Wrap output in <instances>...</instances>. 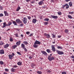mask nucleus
Wrapping results in <instances>:
<instances>
[{
  "label": "nucleus",
  "mask_w": 74,
  "mask_h": 74,
  "mask_svg": "<svg viewBox=\"0 0 74 74\" xmlns=\"http://www.w3.org/2000/svg\"><path fill=\"white\" fill-rule=\"evenodd\" d=\"M71 58L72 59H74V56H71Z\"/></svg>",
  "instance_id": "nucleus-52"
},
{
  "label": "nucleus",
  "mask_w": 74,
  "mask_h": 74,
  "mask_svg": "<svg viewBox=\"0 0 74 74\" xmlns=\"http://www.w3.org/2000/svg\"><path fill=\"white\" fill-rule=\"evenodd\" d=\"M49 18H45V21H49Z\"/></svg>",
  "instance_id": "nucleus-33"
},
{
  "label": "nucleus",
  "mask_w": 74,
  "mask_h": 74,
  "mask_svg": "<svg viewBox=\"0 0 74 74\" xmlns=\"http://www.w3.org/2000/svg\"><path fill=\"white\" fill-rule=\"evenodd\" d=\"M48 59L49 61H52L53 60L55 59V58L53 57H51L50 56H49Z\"/></svg>",
  "instance_id": "nucleus-1"
},
{
  "label": "nucleus",
  "mask_w": 74,
  "mask_h": 74,
  "mask_svg": "<svg viewBox=\"0 0 74 74\" xmlns=\"http://www.w3.org/2000/svg\"><path fill=\"white\" fill-rule=\"evenodd\" d=\"M57 48L58 49H62L63 47L60 46H58Z\"/></svg>",
  "instance_id": "nucleus-28"
},
{
  "label": "nucleus",
  "mask_w": 74,
  "mask_h": 74,
  "mask_svg": "<svg viewBox=\"0 0 74 74\" xmlns=\"http://www.w3.org/2000/svg\"><path fill=\"white\" fill-rule=\"evenodd\" d=\"M24 49L25 52H27V49L25 48L24 47V49Z\"/></svg>",
  "instance_id": "nucleus-40"
},
{
  "label": "nucleus",
  "mask_w": 74,
  "mask_h": 74,
  "mask_svg": "<svg viewBox=\"0 0 74 74\" xmlns=\"http://www.w3.org/2000/svg\"><path fill=\"white\" fill-rule=\"evenodd\" d=\"M5 70L6 71H9V70H8V69H5Z\"/></svg>",
  "instance_id": "nucleus-50"
},
{
  "label": "nucleus",
  "mask_w": 74,
  "mask_h": 74,
  "mask_svg": "<svg viewBox=\"0 0 74 74\" xmlns=\"http://www.w3.org/2000/svg\"><path fill=\"white\" fill-rule=\"evenodd\" d=\"M3 62L2 61H1L0 62V64H1V65H3Z\"/></svg>",
  "instance_id": "nucleus-39"
},
{
  "label": "nucleus",
  "mask_w": 74,
  "mask_h": 74,
  "mask_svg": "<svg viewBox=\"0 0 74 74\" xmlns=\"http://www.w3.org/2000/svg\"><path fill=\"white\" fill-rule=\"evenodd\" d=\"M46 37L47 38H50V35L49 34H47L46 35Z\"/></svg>",
  "instance_id": "nucleus-29"
},
{
  "label": "nucleus",
  "mask_w": 74,
  "mask_h": 74,
  "mask_svg": "<svg viewBox=\"0 0 74 74\" xmlns=\"http://www.w3.org/2000/svg\"><path fill=\"white\" fill-rule=\"evenodd\" d=\"M12 23L13 24H14V25L17 26V25H16L17 23L15 22V21H13Z\"/></svg>",
  "instance_id": "nucleus-21"
},
{
  "label": "nucleus",
  "mask_w": 74,
  "mask_h": 74,
  "mask_svg": "<svg viewBox=\"0 0 74 74\" xmlns=\"http://www.w3.org/2000/svg\"><path fill=\"white\" fill-rule=\"evenodd\" d=\"M35 44H36L40 45V44L41 42H40V41L36 40L35 41V42H34Z\"/></svg>",
  "instance_id": "nucleus-9"
},
{
  "label": "nucleus",
  "mask_w": 74,
  "mask_h": 74,
  "mask_svg": "<svg viewBox=\"0 0 74 74\" xmlns=\"http://www.w3.org/2000/svg\"><path fill=\"white\" fill-rule=\"evenodd\" d=\"M20 9H21V7H20L19 6L17 8V9L16 11H19V10H20Z\"/></svg>",
  "instance_id": "nucleus-27"
},
{
  "label": "nucleus",
  "mask_w": 74,
  "mask_h": 74,
  "mask_svg": "<svg viewBox=\"0 0 74 74\" xmlns=\"http://www.w3.org/2000/svg\"><path fill=\"white\" fill-rule=\"evenodd\" d=\"M10 30V29H9L8 30H7V31H9Z\"/></svg>",
  "instance_id": "nucleus-64"
},
{
  "label": "nucleus",
  "mask_w": 74,
  "mask_h": 74,
  "mask_svg": "<svg viewBox=\"0 0 74 74\" xmlns=\"http://www.w3.org/2000/svg\"><path fill=\"white\" fill-rule=\"evenodd\" d=\"M23 23L25 24L27 23V20L26 17H24L23 18Z\"/></svg>",
  "instance_id": "nucleus-4"
},
{
  "label": "nucleus",
  "mask_w": 74,
  "mask_h": 74,
  "mask_svg": "<svg viewBox=\"0 0 74 74\" xmlns=\"http://www.w3.org/2000/svg\"><path fill=\"white\" fill-rule=\"evenodd\" d=\"M56 52L58 55H63L64 53L63 51L56 50Z\"/></svg>",
  "instance_id": "nucleus-3"
},
{
  "label": "nucleus",
  "mask_w": 74,
  "mask_h": 74,
  "mask_svg": "<svg viewBox=\"0 0 74 74\" xmlns=\"http://www.w3.org/2000/svg\"><path fill=\"white\" fill-rule=\"evenodd\" d=\"M16 22L17 23H22V22H21V21L19 19H16Z\"/></svg>",
  "instance_id": "nucleus-7"
},
{
  "label": "nucleus",
  "mask_w": 74,
  "mask_h": 74,
  "mask_svg": "<svg viewBox=\"0 0 74 74\" xmlns=\"http://www.w3.org/2000/svg\"><path fill=\"white\" fill-rule=\"evenodd\" d=\"M69 14H74V12H69Z\"/></svg>",
  "instance_id": "nucleus-44"
},
{
  "label": "nucleus",
  "mask_w": 74,
  "mask_h": 74,
  "mask_svg": "<svg viewBox=\"0 0 74 74\" xmlns=\"http://www.w3.org/2000/svg\"><path fill=\"white\" fill-rule=\"evenodd\" d=\"M65 32L66 33H68L69 32V30L67 29H66L65 30Z\"/></svg>",
  "instance_id": "nucleus-30"
},
{
  "label": "nucleus",
  "mask_w": 74,
  "mask_h": 74,
  "mask_svg": "<svg viewBox=\"0 0 74 74\" xmlns=\"http://www.w3.org/2000/svg\"><path fill=\"white\" fill-rule=\"evenodd\" d=\"M11 24H12V23L11 22H9L8 24H7L8 26H10Z\"/></svg>",
  "instance_id": "nucleus-23"
},
{
  "label": "nucleus",
  "mask_w": 74,
  "mask_h": 74,
  "mask_svg": "<svg viewBox=\"0 0 74 74\" xmlns=\"http://www.w3.org/2000/svg\"><path fill=\"white\" fill-rule=\"evenodd\" d=\"M10 41H13V39L12 38H10Z\"/></svg>",
  "instance_id": "nucleus-46"
},
{
  "label": "nucleus",
  "mask_w": 74,
  "mask_h": 74,
  "mask_svg": "<svg viewBox=\"0 0 74 74\" xmlns=\"http://www.w3.org/2000/svg\"><path fill=\"white\" fill-rule=\"evenodd\" d=\"M33 47L35 48H37V47H38V45H37V44H36L34 43L33 45Z\"/></svg>",
  "instance_id": "nucleus-13"
},
{
  "label": "nucleus",
  "mask_w": 74,
  "mask_h": 74,
  "mask_svg": "<svg viewBox=\"0 0 74 74\" xmlns=\"http://www.w3.org/2000/svg\"><path fill=\"white\" fill-rule=\"evenodd\" d=\"M51 17L52 18H53V19H57L58 18V17L57 16L52 15H51Z\"/></svg>",
  "instance_id": "nucleus-6"
},
{
  "label": "nucleus",
  "mask_w": 74,
  "mask_h": 74,
  "mask_svg": "<svg viewBox=\"0 0 74 74\" xmlns=\"http://www.w3.org/2000/svg\"><path fill=\"white\" fill-rule=\"evenodd\" d=\"M23 43L25 44L26 45H27V44H28V42H27V41H24L23 42Z\"/></svg>",
  "instance_id": "nucleus-31"
},
{
  "label": "nucleus",
  "mask_w": 74,
  "mask_h": 74,
  "mask_svg": "<svg viewBox=\"0 0 74 74\" xmlns=\"http://www.w3.org/2000/svg\"><path fill=\"white\" fill-rule=\"evenodd\" d=\"M62 74H66V72L65 71L62 72Z\"/></svg>",
  "instance_id": "nucleus-41"
},
{
  "label": "nucleus",
  "mask_w": 74,
  "mask_h": 74,
  "mask_svg": "<svg viewBox=\"0 0 74 74\" xmlns=\"http://www.w3.org/2000/svg\"><path fill=\"white\" fill-rule=\"evenodd\" d=\"M33 36V34H30V35H29V37H32V36Z\"/></svg>",
  "instance_id": "nucleus-51"
},
{
  "label": "nucleus",
  "mask_w": 74,
  "mask_h": 74,
  "mask_svg": "<svg viewBox=\"0 0 74 74\" xmlns=\"http://www.w3.org/2000/svg\"><path fill=\"white\" fill-rule=\"evenodd\" d=\"M69 5L70 7H72V6H73V3H72V2H71V1L69 3Z\"/></svg>",
  "instance_id": "nucleus-17"
},
{
  "label": "nucleus",
  "mask_w": 74,
  "mask_h": 74,
  "mask_svg": "<svg viewBox=\"0 0 74 74\" xmlns=\"http://www.w3.org/2000/svg\"><path fill=\"white\" fill-rule=\"evenodd\" d=\"M51 71L50 70H49L47 71V72H48V73H51Z\"/></svg>",
  "instance_id": "nucleus-56"
},
{
  "label": "nucleus",
  "mask_w": 74,
  "mask_h": 74,
  "mask_svg": "<svg viewBox=\"0 0 74 74\" xmlns=\"http://www.w3.org/2000/svg\"><path fill=\"white\" fill-rule=\"evenodd\" d=\"M41 52L42 53V54H43V55H48V54H47V52H46L45 51H42Z\"/></svg>",
  "instance_id": "nucleus-11"
},
{
  "label": "nucleus",
  "mask_w": 74,
  "mask_h": 74,
  "mask_svg": "<svg viewBox=\"0 0 74 74\" xmlns=\"http://www.w3.org/2000/svg\"><path fill=\"white\" fill-rule=\"evenodd\" d=\"M0 44V45H2L4 44V43L3 42H1Z\"/></svg>",
  "instance_id": "nucleus-32"
},
{
  "label": "nucleus",
  "mask_w": 74,
  "mask_h": 74,
  "mask_svg": "<svg viewBox=\"0 0 74 74\" xmlns=\"http://www.w3.org/2000/svg\"><path fill=\"white\" fill-rule=\"evenodd\" d=\"M28 19H29V20H30V19H31V17L30 16H27Z\"/></svg>",
  "instance_id": "nucleus-48"
},
{
  "label": "nucleus",
  "mask_w": 74,
  "mask_h": 74,
  "mask_svg": "<svg viewBox=\"0 0 74 74\" xmlns=\"http://www.w3.org/2000/svg\"><path fill=\"white\" fill-rule=\"evenodd\" d=\"M20 26L22 27V26H23V24H20Z\"/></svg>",
  "instance_id": "nucleus-53"
},
{
  "label": "nucleus",
  "mask_w": 74,
  "mask_h": 74,
  "mask_svg": "<svg viewBox=\"0 0 74 74\" xmlns=\"http://www.w3.org/2000/svg\"><path fill=\"white\" fill-rule=\"evenodd\" d=\"M61 37V36H58V38H60Z\"/></svg>",
  "instance_id": "nucleus-60"
},
{
  "label": "nucleus",
  "mask_w": 74,
  "mask_h": 74,
  "mask_svg": "<svg viewBox=\"0 0 74 74\" xmlns=\"http://www.w3.org/2000/svg\"><path fill=\"white\" fill-rule=\"evenodd\" d=\"M17 54H18L19 55H22V54L21 53L17 51Z\"/></svg>",
  "instance_id": "nucleus-34"
},
{
  "label": "nucleus",
  "mask_w": 74,
  "mask_h": 74,
  "mask_svg": "<svg viewBox=\"0 0 74 74\" xmlns=\"http://www.w3.org/2000/svg\"><path fill=\"white\" fill-rule=\"evenodd\" d=\"M47 51L48 53H50V50L49 49H47Z\"/></svg>",
  "instance_id": "nucleus-42"
},
{
  "label": "nucleus",
  "mask_w": 74,
  "mask_h": 74,
  "mask_svg": "<svg viewBox=\"0 0 74 74\" xmlns=\"http://www.w3.org/2000/svg\"><path fill=\"white\" fill-rule=\"evenodd\" d=\"M34 66H35V65L34 64H32V65H31V66L32 67H34Z\"/></svg>",
  "instance_id": "nucleus-47"
},
{
  "label": "nucleus",
  "mask_w": 74,
  "mask_h": 74,
  "mask_svg": "<svg viewBox=\"0 0 74 74\" xmlns=\"http://www.w3.org/2000/svg\"><path fill=\"white\" fill-rule=\"evenodd\" d=\"M30 1V0H26V2H29Z\"/></svg>",
  "instance_id": "nucleus-55"
},
{
  "label": "nucleus",
  "mask_w": 74,
  "mask_h": 74,
  "mask_svg": "<svg viewBox=\"0 0 74 74\" xmlns=\"http://www.w3.org/2000/svg\"><path fill=\"white\" fill-rule=\"evenodd\" d=\"M68 18L70 19H72V18H73V17L70 15H68Z\"/></svg>",
  "instance_id": "nucleus-26"
},
{
  "label": "nucleus",
  "mask_w": 74,
  "mask_h": 74,
  "mask_svg": "<svg viewBox=\"0 0 74 74\" xmlns=\"http://www.w3.org/2000/svg\"><path fill=\"white\" fill-rule=\"evenodd\" d=\"M21 37H23V35L22 34H21Z\"/></svg>",
  "instance_id": "nucleus-62"
},
{
  "label": "nucleus",
  "mask_w": 74,
  "mask_h": 74,
  "mask_svg": "<svg viewBox=\"0 0 74 74\" xmlns=\"http://www.w3.org/2000/svg\"><path fill=\"white\" fill-rule=\"evenodd\" d=\"M29 59H32V57L30 56L29 57Z\"/></svg>",
  "instance_id": "nucleus-57"
},
{
  "label": "nucleus",
  "mask_w": 74,
  "mask_h": 74,
  "mask_svg": "<svg viewBox=\"0 0 74 74\" xmlns=\"http://www.w3.org/2000/svg\"><path fill=\"white\" fill-rule=\"evenodd\" d=\"M0 10H3V7L0 5Z\"/></svg>",
  "instance_id": "nucleus-43"
},
{
  "label": "nucleus",
  "mask_w": 74,
  "mask_h": 74,
  "mask_svg": "<svg viewBox=\"0 0 74 74\" xmlns=\"http://www.w3.org/2000/svg\"><path fill=\"white\" fill-rule=\"evenodd\" d=\"M52 36L53 38H55V37H56V36H55V35L52 34Z\"/></svg>",
  "instance_id": "nucleus-37"
},
{
  "label": "nucleus",
  "mask_w": 74,
  "mask_h": 74,
  "mask_svg": "<svg viewBox=\"0 0 74 74\" xmlns=\"http://www.w3.org/2000/svg\"><path fill=\"white\" fill-rule=\"evenodd\" d=\"M8 56L10 59H12V57H13V56L12 54H9L8 55Z\"/></svg>",
  "instance_id": "nucleus-12"
},
{
  "label": "nucleus",
  "mask_w": 74,
  "mask_h": 74,
  "mask_svg": "<svg viewBox=\"0 0 74 74\" xmlns=\"http://www.w3.org/2000/svg\"><path fill=\"white\" fill-rule=\"evenodd\" d=\"M64 7H65L66 9H68L69 8V5L67 3L65 4L63 6L62 8H64Z\"/></svg>",
  "instance_id": "nucleus-2"
},
{
  "label": "nucleus",
  "mask_w": 74,
  "mask_h": 74,
  "mask_svg": "<svg viewBox=\"0 0 74 74\" xmlns=\"http://www.w3.org/2000/svg\"><path fill=\"white\" fill-rule=\"evenodd\" d=\"M47 34H44V35L45 36H47Z\"/></svg>",
  "instance_id": "nucleus-63"
},
{
  "label": "nucleus",
  "mask_w": 74,
  "mask_h": 74,
  "mask_svg": "<svg viewBox=\"0 0 74 74\" xmlns=\"http://www.w3.org/2000/svg\"><path fill=\"white\" fill-rule=\"evenodd\" d=\"M36 22H37V20L36 19H33L32 20V22L33 23H36Z\"/></svg>",
  "instance_id": "nucleus-15"
},
{
  "label": "nucleus",
  "mask_w": 74,
  "mask_h": 74,
  "mask_svg": "<svg viewBox=\"0 0 74 74\" xmlns=\"http://www.w3.org/2000/svg\"><path fill=\"white\" fill-rule=\"evenodd\" d=\"M43 3V1H40V2H39L38 3V4L39 5H41Z\"/></svg>",
  "instance_id": "nucleus-22"
},
{
  "label": "nucleus",
  "mask_w": 74,
  "mask_h": 74,
  "mask_svg": "<svg viewBox=\"0 0 74 74\" xmlns=\"http://www.w3.org/2000/svg\"><path fill=\"white\" fill-rule=\"evenodd\" d=\"M17 67V66H14V68H16Z\"/></svg>",
  "instance_id": "nucleus-61"
},
{
  "label": "nucleus",
  "mask_w": 74,
  "mask_h": 74,
  "mask_svg": "<svg viewBox=\"0 0 74 74\" xmlns=\"http://www.w3.org/2000/svg\"><path fill=\"white\" fill-rule=\"evenodd\" d=\"M4 16V15H3V14L2 13L0 14V17H1L2 16Z\"/></svg>",
  "instance_id": "nucleus-38"
},
{
  "label": "nucleus",
  "mask_w": 74,
  "mask_h": 74,
  "mask_svg": "<svg viewBox=\"0 0 74 74\" xmlns=\"http://www.w3.org/2000/svg\"><path fill=\"white\" fill-rule=\"evenodd\" d=\"M15 69L12 68L11 69V71L12 73H14V72H15Z\"/></svg>",
  "instance_id": "nucleus-19"
},
{
  "label": "nucleus",
  "mask_w": 74,
  "mask_h": 74,
  "mask_svg": "<svg viewBox=\"0 0 74 74\" xmlns=\"http://www.w3.org/2000/svg\"><path fill=\"white\" fill-rule=\"evenodd\" d=\"M26 33L27 34H30V32H26Z\"/></svg>",
  "instance_id": "nucleus-49"
},
{
  "label": "nucleus",
  "mask_w": 74,
  "mask_h": 74,
  "mask_svg": "<svg viewBox=\"0 0 74 74\" xmlns=\"http://www.w3.org/2000/svg\"><path fill=\"white\" fill-rule=\"evenodd\" d=\"M44 23L45 24V25H48V22H44Z\"/></svg>",
  "instance_id": "nucleus-36"
},
{
  "label": "nucleus",
  "mask_w": 74,
  "mask_h": 74,
  "mask_svg": "<svg viewBox=\"0 0 74 74\" xmlns=\"http://www.w3.org/2000/svg\"><path fill=\"white\" fill-rule=\"evenodd\" d=\"M51 48L52 51H53V52H55V51H56V49H55V45L51 46Z\"/></svg>",
  "instance_id": "nucleus-5"
},
{
  "label": "nucleus",
  "mask_w": 74,
  "mask_h": 74,
  "mask_svg": "<svg viewBox=\"0 0 74 74\" xmlns=\"http://www.w3.org/2000/svg\"><path fill=\"white\" fill-rule=\"evenodd\" d=\"M21 44V41L17 42L16 43V45H20Z\"/></svg>",
  "instance_id": "nucleus-25"
},
{
  "label": "nucleus",
  "mask_w": 74,
  "mask_h": 74,
  "mask_svg": "<svg viewBox=\"0 0 74 74\" xmlns=\"http://www.w3.org/2000/svg\"><path fill=\"white\" fill-rule=\"evenodd\" d=\"M9 47V45L8 44H6L5 45H4V48H7Z\"/></svg>",
  "instance_id": "nucleus-14"
},
{
  "label": "nucleus",
  "mask_w": 74,
  "mask_h": 74,
  "mask_svg": "<svg viewBox=\"0 0 74 74\" xmlns=\"http://www.w3.org/2000/svg\"><path fill=\"white\" fill-rule=\"evenodd\" d=\"M17 64L19 66H21L22 65V62H19L17 63Z\"/></svg>",
  "instance_id": "nucleus-20"
},
{
  "label": "nucleus",
  "mask_w": 74,
  "mask_h": 74,
  "mask_svg": "<svg viewBox=\"0 0 74 74\" xmlns=\"http://www.w3.org/2000/svg\"><path fill=\"white\" fill-rule=\"evenodd\" d=\"M71 0H66V2H68V1H71Z\"/></svg>",
  "instance_id": "nucleus-54"
},
{
  "label": "nucleus",
  "mask_w": 74,
  "mask_h": 74,
  "mask_svg": "<svg viewBox=\"0 0 74 74\" xmlns=\"http://www.w3.org/2000/svg\"><path fill=\"white\" fill-rule=\"evenodd\" d=\"M25 45H24V44H21V47L22 48H23V49H24V48H25Z\"/></svg>",
  "instance_id": "nucleus-24"
},
{
  "label": "nucleus",
  "mask_w": 74,
  "mask_h": 74,
  "mask_svg": "<svg viewBox=\"0 0 74 74\" xmlns=\"http://www.w3.org/2000/svg\"><path fill=\"white\" fill-rule=\"evenodd\" d=\"M58 14L59 15H62V13H61V12H58Z\"/></svg>",
  "instance_id": "nucleus-35"
},
{
  "label": "nucleus",
  "mask_w": 74,
  "mask_h": 74,
  "mask_svg": "<svg viewBox=\"0 0 74 74\" xmlns=\"http://www.w3.org/2000/svg\"><path fill=\"white\" fill-rule=\"evenodd\" d=\"M37 73L38 74H41V72L40 71H38L37 72Z\"/></svg>",
  "instance_id": "nucleus-45"
},
{
  "label": "nucleus",
  "mask_w": 74,
  "mask_h": 74,
  "mask_svg": "<svg viewBox=\"0 0 74 74\" xmlns=\"http://www.w3.org/2000/svg\"><path fill=\"white\" fill-rule=\"evenodd\" d=\"M0 54H4V51L3 49L0 50Z\"/></svg>",
  "instance_id": "nucleus-10"
},
{
  "label": "nucleus",
  "mask_w": 74,
  "mask_h": 74,
  "mask_svg": "<svg viewBox=\"0 0 74 74\" xmlns=\"http://www.w3.org/2000/svg\"><path fill=\"white\" fill-rule=\"evenodd\" d=\"M4 13L5 14V16H8V13L6 11H5L4 12Z\"/></svg>",
  "instance_id": "nucleus-16"
},
{
  "label": "nucleus",
  "mask_w": 74,
  "mask_h": 74,
  "mask_svg": "<svg viewBox=\"0 0 74 74\" xmlns=\"http://www.w3.org/2000/svg\"><path fill=\"white\" fill-rule=\"evenodd\" d=\"M12 56H13L15 55V54L14 53H12Z\"/></svg>",
  "instance_id": "nucleus-59"
},
{
  "label": "nucleus",
  "mask_w": 74,
  "mask_h": 74,
  "mask_svg": "<svg viewBox=\"0 0 74 74\" xmlns=\"http://www.w3.org/2000/svg\"><path fill=\"white\" fill-rule=\"evenodd\" d=\"M17 45H14L13 46H12V49H15V48L17 47Z\"/></svg>",
  "instance_id": "nucleus-18"
},
{
  "label": "nucleus",
  "mask_w": 74,
  "mask_h": 74,
  "mask_svg": "<svg viewBox=\"0 0 74 74\" xmlns=\"http://www.w3.org/2000/svg\"><path fill=\"white\" fill-rule=\"evenodd\" d=\"M31 3H32V4H34V1H32L31 2Z\"/></svg>",
  "instance_id": "nucleus-58"
},
{
  "label": "nucleus",
  "mask_w": 74,
  "mask_h": 74,
  "mask_svg": "<svg viewBox=\"0 0 74 74\" xmlns=\"http://www.w3.org/2000/svg\"><path fill=\"white\" fill-rule=\"evenodd\" d=\"M3 25L2 26V27L3 28H4V27H5V26H8V25L7 24H6V22H4L3 23Z\"/></svg>",
  "instance_id": "nucleus-8"
}]
</instances>
